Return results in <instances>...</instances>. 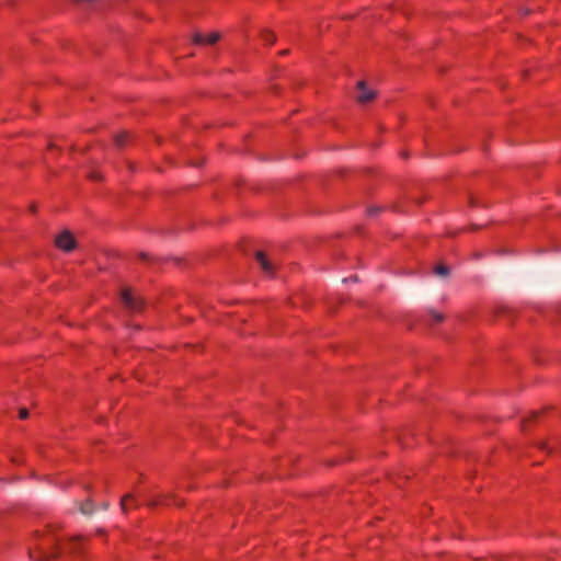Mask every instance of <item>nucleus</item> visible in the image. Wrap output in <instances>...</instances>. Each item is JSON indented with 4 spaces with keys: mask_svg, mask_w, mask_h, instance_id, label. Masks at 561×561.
Instances as JSON below:
<instances>
[{
    "mask_svg": "<svg viewBox=\"0 0 561 561\" xmlns=\"http://www.w3.org/2000/svg\"><path fill=\"white\" fill-rule=\"evenodd\" d=\"M59 539L50 531H35L33 546L28 550L32 561H49L59 556Z\"/></svg>",
    "mask_w": 561,
    "mask_h": 561,
    "instance_id": "obj_1",
    "label": "nucleus"
},
{
    "mask_svg": "<svg viewBox=\"0 0 561 561\" xmlns=\"http://www.w3.org/2000/svg\"><path fill=\"white\" fill-rule=\"evenodd\" d=\"M121 298L124 306L131 312H139L144 308V301L131 289H123Z\"/></svg>",
    "mask_w": 561,
    "mask_h": 561,
    "instance_id": "obj_2",
    "label": "nucleus"
},
{
    "mask_svg": "<svg viewBox=\"0 0 561 561\" xmlns=\"http://www.w3.org/2000/svg\"><path fill=\"white\" fill-rule=\"evenodd\" d=\"M55 244L58 249L70 252L76 248V240L72 233L66 230L56 237Z\"/></svg>",
    "mask_w": 561,
    "mask_h": 561,
    "instance_id": "obj_3",
    "label": "nucleus"
},
{
    "mask_svg": "<svg viewBox=\"0 0 561 561\" xmlns=\"http://www.w3.org/2000/svg\"><path fill=\"white\" fill-rule=\"evenodd\" d=\"M357 90L356 100L360 104H367L376 98V91L368 89L363 80L357 82Z\"/></svg>",
    "mask_w": 561,
    "mask_h": 561,
    "instance_id": "obj_4",
    "label": "nucleus"
},
{
    "mask_svg": "<svg viewBox=\"0 0 561 561\" xmlns=\"http://www.w3.org/2000/svg\"><path fill=\"white\" fill-rule=\"evenodd\" d=\"M255 259L257 263L260 264L262 271L268 275L272 276L275 274V265L273 262L266 256V254L262 251H257L255 253Z\"/></svg>",
    "mask_w": 561,
    "mask_h": 561,
    "instance_id": "obj_5",
    "label": "nucleus"
},
{
    "mask_svg": "<svg viewBox=\"0 0 561 561\" xmlns=\"http://www.w3.org/2000/svg\"><path fill=\"white\" fill-rule=\"evenodd\" d=\"M146 504L149 507H157L159 505H171V504L179 505V506L182 505V503L178 502L173 496L164 495V494L156 495L154 497L148 500Z\"/></svg>",
    "mask_w": 561,
    "mask_h": 561,
    "instance_id": "obj_6",
    "label": "nucleus"
},
{
    "mask_svg": "<svg viewBox=\"0 0 561 561\" xmlns=\"http://www.w3.org/2000/svg\"><path fill=\"white\" fill-rule=\"evenodd\" d=\"M80 511L82 514H92L94 512V504L91 499H87L85 501L80 503Z\"/></svg>",
    "mask_w": 561,
    "mask_h": 561,
    "instance_id": "obj_7",
    "label": "nucleus"
},
{
    "mask_svg": "<svg viewBox=\"0 0 561 561\" xmlns=\"http://www.w3.org/2000/svg\"><path fill=\"white\" fill-rule=\"evenodd\" d=\"M193 38H194L195 44H197V45H203V44L214 45L219 39V37H215V36H211V37H193Z\"/></svg>",
    "mask_w": 561,
    "mask_h": 561,
    "instance_id": "obj_8",
    "label": "nucleus"
},
{
    "mask_svg": "<svg viewBox=\"0 0 561 561\" xmlns=\"http://www.w3.org/2000/svg\"><path fill=\"white\" fill-rule=\"evenodd\" d=\"M136 501L131 494H127L123 496L121 501V507L124 512H126L129 507V505L134 504Z\"/></svg>",
    "mask_w": 561,
    "mask_h": 561,
    "instance_id": "obj_9",
    "label": "nucleus"
},
{
    "mask_svg": "<svg viewBox=\"0 0 561 561\" xmlns=\"http://www.w3.org/2000/svg\"><path fill=\"white\" fill-rule=\"evenodd\" d=\"M128 137L129 135L127 133H121L116 135L114 139L116 147L123 148L127 142Z\"/></svg>",
    "mask_w": 561,
    "mask_h": 561,
    "instance_id": "obj_10",
    "label": "nucleus"
},
{
    "mask_svg": "<svg viewBox=\"0 0 561 561\" xmlns=\"http://www.w3.org/2000/svg\"><path fill=\"white\" fill-rule=\"evenodd\" d=\"M435 273L437 275H440V276H447L448 273H449V268L448 266L444 265V264H438L436 267H435Z\"/></svg>",
    "mask_w": 561,
    "mask_h": 561,
    "instance_id": "obj_11",
    "label": "nucleus"
},
{
    "mask_svg": "<svg viewBox=\"0 0 561 561\" xmlns=\"http://www.w3.org/2000/svg\"><path fill=\"white\" fill-rule=\"evenodd\" d=\"M430 317H431V320L433 321V323H439L444 320V316L434 310L430 311Z\"/></svg>",
    "mask_w": 561,
    "mask_h": 561,
    "instance_id": "obj_12",
    "label": "nucleus"
},
{
    "mask_svg": "<svg viewBox=\"0 0 561 561\" xmlns=\"http://www.w3.org/2000/svg\"><path fill=\"white\" fill-rule=\"evenodd\" d=\"M535 11V8L533 7H529V5H523L518 9V13L520 16H526L528 14H530L531 12Z\"/></svg>",
    "mask_w": 561,
    "mask_h": 561,
    "instance_id": "obj_13",
    "label": "nucleus"
},
{
    "mask_svg": "<svg viewBox=\"0 0 561 561\" xmlns=\"http://www.w3.org/2000/svg\"><path fill=\"white\" fill-rule=\"evenodd\" d=\"M81 541V538H76L71 541L70 550L72 553H80L79 542Z\"/></svg>",
    "mask_w": 561,
    "mask_h": 561,
    "instance_id": "obj_14",
    "label": "nucleus"
},
{
    "mask_svg": "<svg viewBox=\"0 0 561 561\" xmlns=\"http://www.w3.org/2000/svg\"><path fill=\"white\" fill-rule=\"evenodd\" d=\"M19 417H20L21 420H25V419H27V417H28V411H27V409H25V408L20 409Z\"/></svg>",
    "mask_w": 561,
    "mask_h": 561,
    "instance_id": "obj_15",
    "label": "nucleus"
},
{
    "mask_svg": "<svg viewBox=\"0 0 561 561\" xmlns=\"http://www.w3.org/2000/svg\"><path fill=\"white\" fill-rule=\"evenodd\" d=\"M73 1L79 4L89 3L91 5H95L99 2V0H73Z\"/></svg>",
    "mask_w": 561,
    "mask_h": 561,
    "instance_id": "obj_16",
    "label": "nucleus"
},
{
    "mask_svg": "<svg viewBox=\"0 0 561 561\" xmlns=\"http://www.w3.org/2000/svg\"><path fill=\"white\" fill-rule=\"evenodd\" d=\"M380 208H376V207H371L369 208L367 211H368V215L369 216H374L376 215L377 213H379Z\"/></svg>",
    "mask_w": 561,
    "mask_h": 561,
    "instance_id": "obj_17",
    "label": "nucleus"
},
{
    "mask_svg": "<svg viewBox=\"0 0 561 561\" xmlns=\"http://www.w3.org/2000/svg\"><path fill=\"white\" fill-rule=\"evenodd\" d=\"M90 179L94 180V181H99V180H101V175L98 172H92L90 174Z\"/></svg>",
    "mask_w": 561,
    "mask_h": 561,
    "instance_id": "obj_18",
    "label": "nucleus"
},
{
    "mask_svg": "<svg viewBox=\"0 0 561 561\" xmlns=\"http://www.w3.org/2000/svg\"><path fill=\"white\" fill-rule=\"evenodd\" d=\"M192 35H203L201 32H195L193 33ZM205 35H211V36H215V35H220L218 32H208L206 33Z\"/></svg>",
    "mask_w": 561,
    "mask_h": 561,
    "instance_id": "obj_19",
    "label": "nucleus"
},
{
    "mask_svg": "<svg viewBox=\"0 0 561 561\" xmlns=\"http://www.w3.org/2000/svg\"><path fill=\"white\" fill-rule=\"evenodd\" d=\"M527 422H528V420H524V421L522 422V428H523L524 431L526 430Z\"/></svg>",
    "mask_w": 561,
    "mask_h": 561,
    "instance_id": "obj_20",
    "label": "nucleus"
},
{
    "mask_svg": "<svg viewBox=\"0 0 561 561\" xmlns=\"http://www.w3.org/2000/svg\"><path fill=\"white\" fill-rule=\"evenodd\" d=\"M537 416H538V413H537V412H533V413L530 414V419H531V420L537 419Z\"/></svg>",
    "mask_w": 561,
    "mask_h": 561,
    "instance_id": "obj_21",
    "label": "nucleus"
},
{
    "mask_svg": "<svg viewBox=\"0 0 561 561\" xmlns=\"http://www.w3.org/2000/svg\"><path fill=\"white\" fill-rule=\"evenodd\" d=\"M147 257H148V255H147L146 253H141V254H140V259H141V260H147Z\"/></svg>",
    "mask_w": 561,
    "mask_h": 561,
    "instance_id": "obj_22",
    "label": "nucleus"
}]
</instances>
